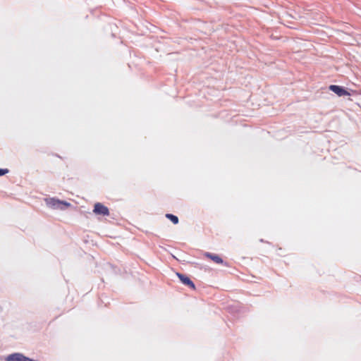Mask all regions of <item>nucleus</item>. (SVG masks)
Returning <instances> with one entry per match:
<instances>
[{"instance_id":"7","label":"nucleus","mask_w":361,"mask_h":361,"mask_svg":"<svg viewBox=\"0 0 361 361\" xmlns=\"http://www.w3.org/2000/svg\"><path fill=\"white\" fill-rule=\"evenodd\" d=\"M98 300V303H104L105 307H107L110 303L109 295H101V297H99Z\"/></svg>"},{"instance_id":"6","label":"nucleus","mask_w":361,"mask_h":361,"mask_svg":"<svg viewBox=\"0 0 361 361\" xmlns=\"http://www.w3.org/2000/svg\"><path fill=\"white\" fill-rule=\"evenodd\" d=\"M204 256L208 259H210L216 264H224V260L216 254L205 252L204 253Z\"/></svg>"},{"instance_id":"9","label":"nucleus","mask_w":361,"mask_h":361,"mask_svg":"<svg viewBox=\"0 0 361 361\" xmlns=\"http://www.w3.org/2000/svg\"><path fill=\"white\" fill-rule=\"evenodd\" d=\"M7 173H8V169H0V176H4L5 174H6Z\"/></svg>"},{"instance_id":"4","label":"nucleus","mask_w":361,"mask_h":361,"mask_svg":"<svg viewBox=\"0 0 361 361\" xmlns=\"http://www.w3.org/2000/svg\"><path fill=\"white\" fill-rule=\"evenodd\" d=\"M329 90H331L339 97L350 95V93L347 90L338 85H331L329 87Z\"/></svg>"},{"instance_id":"5","label":"nucleus","mask_w":361,"mask_h":361,"mask_svg":"<svg viewBox=\"0 0 361 361\" xmlns=\"http://www.w3.org/2000/svg\"><path fill=\"white\" fill-rule=\"evenodd\" d=\"M178 276L183 284L190 287L191 288V290H195V286L194 283L188 276L180 274H178Z\"/></svg>"},{"instance_id":"3","label":"nucleus","mask_w":361,"mask_h":361,"mask_svg":"<svg viewBox=\"0 0 361 361\" xmlns=\"http://www.w3.org/2000/svg\"><path fill=\"white\" fill-rule=\"evenodd\" d=\"M93 212L96 215H101L103 216L109 215V210L107 207L104 206L100 202H97L94 205Z\"/></svg>"},{"instance_id":"8","label":"nucleus","mask_w":361,"mask_h":361,"mask_svg":"<svg viewBox=\"0 0 361 361\" xmlns=\"http://www.w3.org/2000/svg\"><path fill=\"white\" fill-rule=\"evenodd\" d=\"M166 217L171 221L174 224H177L178 223V216L171 214H166Z\"/></svg>"},{"instance_id":"2","label":"nucleus","mask_w":361,"mask_h":361,"mask_svg":"<svg viewBox=\"0 0 361 361\" xmlns=\"http://www.w3.org/2000/svg\"><path fill=\"white\" fill-rule=\"evenodd\" d=\"M5 361H37L20 353H13L5 357Z\"/></svg>"},{"instance_id":"1","label":"nucleus","mask_w":361,"mask_h":361,"mask_svg":"<svg viewBox=\"0 0 361 361\" xmlns=\"http://www.w3.org/2000/svg\"><path fill=\"white\" fill-rule=\"evenodd\" d=\"M47 204L53 209H63L65 207H69L71 206V203L66 201H61L54 198H50L47 200Z\"/></svg>"}]
</instances>
